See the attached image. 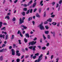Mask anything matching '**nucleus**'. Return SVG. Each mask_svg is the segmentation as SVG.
<instances>
[{"instance_id": "f257e3e1", "label": "nucleus", "mask_w": 62, "mask_h": 62, "mask_svg": "<svg viewBox=\"0 0 62 62\" xmlns=\"http://www.w3.org/2000/svg\"><path fill=\"white\" fill-rule=\"evenodd\" d=\"M42 56H43V54H41L39 57L38 60H36L34 62H39L41 61V60L42 59Z\"/></svg>"}, {"instance_id": "f03ea898", "label": "nucleus", "mask_w": 62, "mask_h": 62, "mask_svg": "<svg viewBox=\"0 0 62 62\" xmlns=\"http://www.w3.org/2000/svg\"><path fill=\"white\" fill-rule=\"evenodd\" d=\"M25 19V17H23L22 18H22H20L19 19V23L20 24H22V23H24V20Z\"/></svg>"}, {"instance_id": "7ed1b4c3", "label": "nucleus", "mask_w": 62, "mask_h": 62, "mask_svg": "<svg viewBox=\"0 0 62 62\" xmlns=\"http://www.w3.org/2000/svg\"><path fill=\"white\" fill-rule=\"evenodd\" d=\"M36 46H31L29 47V49H31V50L32 49L34 51H36Z\"/></svg>"}, {"instance_id": "20e7f679", "label": "nucleus", "mask_w": 62, "mask_h": 62, "mask_svg": "<svg viewBox=\"0 0 62 62\" xmlns=\"http://www.w3.org/2000/svg\"><path fill=\"white\" fill-rule=\"evenodd\" d=\"M33 2V1L32 0H31L30 1V2H29V3H28L27 5V4H24L23 5V6L24 7H27V6H29V5H30V4H32V3Z\"/></svg>"}, {"instance_id": "39448f33", "label": "nucleus", "mask_w": 62, "mask_h": 62, "mask_svg": "<svg viewBox=\"0 0 62 62\" xmlns=\"http://www.w3.org/2000/svg\"><path fill=\"white\" fill-rule=\"evenodd\" d=\"M42 23L39 25L40 28L41 30H44V27L43 25H42Z\"/></svg>"}, {"instance_id": "423d86ee", "label": "nucleus", "mask_w": 62, "mask_h": 62, "mask_svg": "<svg viewBox=\"0 0 62 62\" xmlns=\"http://www.w3.org/2000/svg\"><path fill=\"white\" fill-rule=\"evenodd\" d=\"M37 42L36 41L34 42V41H33L32 42H31L29 43V45L31 44V45H35L36 43Z\"/></svg>"}, {"instance_id": "0eeeda50", "label": "nucleus", "mask_w": 62, "mask_h": 62, "mask_svg": "<svg viewBox=\"0 0 62 62\" xmlns=\"http://www.w3.org/2000/svg\"><path fill=\"white\" fill-rule=\"evenodd\" d=\"M19 51L17 50H16V55L17 56H20L21 55V54L20 53H19Z\"/></svg>"}, {"instance_id": "6e6552de", "label": "nucleus", "mask_w": 62, "mask_h": 62, "mask_svg": "<svg viewBox=\"0 0 62 62\" xmlns=\"http://www.w3.org/2000/svg\"><path fill=\"white\" fill-rule=\"evenodd\" d=\"M12 51V54L13 55H15V51L13 49H12L11 50Z\"/></svg>"}, {"instance_id": "1a4fd4ad", "label": "nucleus", "mask_w": 62, "mask_h": 62, "mask_svg": "<svg viewBox=\"0 0 62 62\" xmlns=\"http://www.w3.org/2000/svg\"><path fill=\"white\" fill-rule=\"evenodd\" d=\"M25 36L26 38H29V35L28 33H25Z\"/></svg>"}, {"instance_id": "9d476101", "label": "nucleus", "mask_w": 62, "mask_h": 62, "mask_svg": "<svg viewBox=\"0 0 62 62\" xmlns=\"http://www.w3.org/2000/svg\"><path fill=\"white\" fill-rule=\"evenodd\" d=\"M21 27H23V28H24V29H27V27H26V26H25L24 25H22L21 26Z\"/></svg>"}, {"instance_id": "9b49d317", "label": "nucleus", "mask_w": 62, "mask_h": 62, "mask_svg": "<svg viewBox=\"0 0 62 62\" xmlns=\"http://www.w3.org/2000/svg\"><path fill=\"white\" fill-rule=\"evenodd\" d=\"M52 19L51 18H50L47 20V22H49L50 23L52 22Z\"/></svg>"}, {"instance_id": "f8f14e48", "label": "nucleus", "mask_w": 62, "mask_h": 62, "mask_svg": "<svg viewBox=\"0 0 62 62\" xmlns=\"http://www.w3.org/2000/svg\"><path fill=\"white\" fill-rule=\"evenodd\" d=\"M5 35H2V34H0V38H3L4 39H5V38H4V37H5Z\"/></svg>"}, {"instance_id": "ddd939ff", "label": "nucleus", "mask_w": 62, "mask_h": 62, "mask_svg": "<svg viewBox=\"0 0 62 62\" xmlns=\"http://www.w3.org/2000/svg\"><path fill=\"white\" fill-rule=\"evenodd\" d=\"M0 61H2L3 60V56H1L0 57Z\"/></svg>"}, {"instance_id": "4468645a", "label": "nucleus", "mask_w": 62, "mask_h": 62, "mask_svg": "<svg viewBox=\"0 0 62 62\" xmlns=\"http://www.w3.org/2000/svg\"><path fill=\"white\" fill-rule=\"evenodd\" d=\"M7 18V19H8V20H9V16H7L6 17H5V19H6Z\"/></svg>"}, {"instance_id": "2eb2a0df", "label": "nucleus", "mask_w": 62, "mask_h": 62, "mask_svg": "<svg viewBox=\"0 0 62 62\" xmlns=\"http://www.w3.org/2000/svg\"><path fill=\"white\" fill-rule=\"evenodd\" d=\"M36 16L37 17H38V18H40V16L39 14H37L36 15Z\"/></svg>"}, {"instance_id": "dca6fc26", "label": "nucleus", "mask_w": 62, "mask_h": 62, "mask_svg": "<svg viewBox=\"0 0 62 62\" xmlns=\"http://www.w3.org/2000/svg\"><path fill=\"white\" fill-rule=\"evenodd\" d=\"M8 39V35H7L6 36V40H7V39Z\"/></svg>"}, {"instance_id": "f3484780", "label": "nucleus", "mask_w": 62, "mask_h": 62, "mask_svg": "<svg viewBox=\"0 0 62 62\" xmlns=\"http://www.w3.org/2000/svg\"><path fill=\"white\" fill-rule=\"evenodd\" d=\"M36 4H37L36 2H35L33 4V8H34L35 6H36Z\"/></svg>"}, {"instance_id": "a211bd4d", "label": "nucleus", "mask_w": 62, "mask_h": 62, "mask_svg": "<svg viewBox=\"0 0 62 62\" xmlns=\"http://www.w3.org/2000/svg\"><path fill=\"white\" fill-rule=\"evenodd\" d=\"M1 30H4V31L6 30V27H4L2 28L1 29Z\"/></svg>"}, {"instance_id": "6ab92c4d", "label": "nucleus", "mask_w": 62, "mask_h": 62, "mask_svg": "<svg viewBox=\"0 0 62 62\" xmlns=\"http://www.w3.org/2000/svg\"><path fill=\"white\" fill-rule=\"evenodd\" d=\"M14 35H12V37L11 38L12 39H14Z\"/></svg>"}, {"instance_id": "aec40b11", "label": "nucleus", "mask_w": 62, "mask_h": 62, "mask_svg": "<svg viewBox=\"0 0 62 62\" xmlns=\"http://www.w3.org/2000/svg\"><path fill=\"white\" fill-rule=\"evenodd\" d=\"M32 19V17H29L28 19L29 21H30V20H31Z\"/></svg>"}, {"instance_id": "412c9836", "label": "nucleus", "mask_w": 62, "mask_h": 62, "mask_svg": "<svg viewBox=\"0 0 62 62\" xmlns=\"http://www.w3.org/2000/svg\"><path fill=\"white\" fill-rule=\"evenodd\" d=\"M49 31H45V33L46 34H49Z\"/></svg>"}, {"instance_id": "4be33fe9", "label": "nucleus", "mask_w": 62, "mask_h": 62, "mask_svg": "<svg viewBox=\"0 0 62 62\" xmlns=\"http://www.w3.org/2000/svg\"><path fill=\"white\" fill-rule=\"evenodd\" d=\"M52 24H53V25H55L56 24V23L54 22L52 23Z\"/></svg>"}, {"instance_id": "5701e85b", "label": "nucleus", "mask_w": 62, "mask_h": 62, "mask_svg": "<svg viewBox=\"0 0 62 62\" xmlns=\"http://www.w3.org/2000/svg\"><path fill=\"white\" fill-rule=\"evenodd\" d=\"M24 41L25 43H26L27 42V40L26 39V38H25L24 39Z\"/></svg>"}, {"instance_id": "b1692460", "label": "nucleus", "mask_w": 62, "mask_h": 62, "mask_svg": "<svg viewBox=\"0 0 62 62\" xmlns=\"http://www.w3.org/2000/svg\"><path fill=\"white\" fill-rule=\"evenodd\" d=\"M59 57L57 58V59H56V62H58V60H59Z\"/></svg>"}, {"instance_id": "393cba45", "label": "nucleus", "mask_w": 62, "mask_h": 62, "mask_svg": "<svg viewBox=\"0 0 62 62\" xmlns=\"http://www.w3.org/2000/svg\"><path fill=\"white\" fill-rule=\"evenodd\" d=\"M15 20H16V18L15 17H13V19H12V21L14 22V21H15Z\"/></svg>"}, {"instance_id": "a878e982", "label": "nucleus", "mask_w": 62, "mask_h": 62, "mask_svg": "<svg viewBox=\"0 0 62 62\" xmlns=\"http://www.w3.org/2000/svg\"><path fill=\"white\" fill-rule=\"evenodd\" d=\"M16 61L17 62H19L20 61V60L19 59H16Z\"/></svg>"}, {"instance_id": "bb28decb", "label": "nucleus", "mask_w": 62, "mask_h": 62, "mask_svg": "<svg viewBox=\"0 0 62 62\" xmlns=\"http://www.w3.org/2000/svg\"><path fill=\"white\" fill-rule=\"evenodd\" d=\"M22 15H23V16H25V12H23L22 13Z\"/></svg>"}, {"instance_id": "cd10ccee", "label": "nucleus", "mask_w": 62, "mask_h": 62, "mask_svg": "<svg viewBox=\"0 0 62 62\" xmlns=\"http://www.w3.org/2000/svg\"><path fill=\"white\" fill-rule=\"evenodd\" d=\"M43 38L44 39V40L46 39V37H45V36H44V35H43Z\"/></svg>"}, {"instance_id": "c85d7f7f", "label": "nucleus", "mask_w": 62, "mask_h": 62, "mask_svg": "<svg viewBox=\"0 0 62 62\" xmlns=\"http://www.w3.org/2000/svg\"><path fill=\"white\" fill-rule=\"evenodd\" d=\"M45 27L46 29H49V27H48V26H45Z\"/></svg>"}, {"instance_id": "c756f323", "label": "nucleus", "mask_w": 62, "mask_h": 62, "mask_svg": "<svg viewBox=\"0 0 62 62\" xmlns=\"http://www.w3.org/2000/svg\"><path fill=\"white\" fill-rule=\"evenodd\" d=\"M46 48L44 46L42 48V50H45Z\"/></svg>"}, {"instance_id": "7c9ffc66", "label": "nucleus", "mask_w": 62, "mask_h": 62, "mask_svg": "<svg viewBox=\"0 0 62 62\" xmlns=\"http://www.w3.org/2000/svg\"><path fill=\"white\" fill-rule=\"evenodd\" d=\"M24 11H27V8H24L23 9Z\"/></svg>"}, {"instance_id": "2f4dec72", "label": "nucleus", "mask_w": 62, "mask_h": 62, "mask_svg": "<svg viewBox=\"0 0 62 62\" xmlns=\"http://www.w3.org/2000/svg\"><path fill=\"white\" fill-rule=\"evenodd\" d=\"M4 49L3 48L2 49L0 50V52L1 53L2 52H4Z\"/></svg>"}, {"instance_id": "473e14b6", "label": "nucleus", "mask_w": 62, "mask_h": 62, "mask_svg": "<svg viewBox=\"0 0 62 62\" xmlns=\"http://www.w3.org/2000/svg\"><path fill=\"white\" fill-rule=\"evenodd\" d=\"M35 55L36 56H38V55H39V53H37L36 54H35Z\"/></svg>"}, {"instance_id": "72a5a7b5", "label": "nucleus", "mask_w": 62, "mask_h": 62, "mask_svg": "<svg viewBox=\"0 0 62 62\" xmlns=\"http://www.w3.org/2000/svg\"><path fill=\"white\" fill-rule=\"evenodd\" d=\"M46 17V12H45L44 15V17Z\"/></svg>"}, {"instance_id": "f704fd0d", "label": "nucleus", "mask_w": 62, "mask_h": 62, "mask_svg": "<svg viewBox=\"0 0 62 62\" xmlns=\"http://www.w3.org/2000/svg\"><path fill=\"white\" fill-rule=\"evenodd\" d=\"M5 46H6V44H3L2 46V47L4 48V47H5Z\"/></svg>"}, {"instance_id": "c9c22d12", "label": "nucleus", "mask_w": 62, "mask_h": 62, "mask_svg": "<svg viewBox=\"0 0 62 62\" xmlns=\"http://www.w3.org/2000/svg\"><path fill=\"white\" fill-rule=\"evenodd\" d=\"M36 57H37V56L35 55L33 57V58L34 59H36Z\"/></svg>"}, {"instance_id": "e433bc0d", "label": "nucleus", "mask_w": 62, "mask_h": 62, "mask_svg": "<svg viewBox=\"0 0 62 62\" xmlns=\"http://www.w3.org/2000/svg\"><path fill=\"white\" fill-rule=\"evenodd\" d=\"M15 47H16V45L15 44H14L13 45V48H15Z\"/></svg>"}, {"instance_id": "4c0bfd02", "label": "nucleus", "mask_w": 62, "mask_h": 62, "mask_svg": "<svg viewBox=\"0 0 62 62\" xmlns=\"http://www.w3.org/2000/svg\"><path fill=\"white\" fill-rule=\"evenodd\" d=\"M54 17H55V15H52L51 16V17H52V18H54Z\"/></svg>"}, {"instance_id": "58836bf2", "label": "nucleus", "mask_w": 62, "mask_h": 62, "mask_svg": "<svg viewBox=\"0 0 62 62\" xmlns=\"http://www.w3.org/2000/svg\"><path fill=\"white\" fill-rule=\"evenodd\" d=\"M62 0H60L59 2V4H61L62 3Z\"/></svg>"}, {"instance_id": "ea45409f", "label": "nucleus", "mask_w": 62, "mask_h": 62, "mask_svg": "<svg viewBox=\"0 0 62 62\" xmlns=\"http://www.w3.org/2000/svg\"><path fill=\"white\" fill-rule=\"evenodd\" d=\"M29 10V11H30V12L31 13H32V11H33V9H31V10H30V9Z\"/></svg>"}, {"instance_id": "a19ab883", "label": "nucleus", "mask_w": 62, "mask_h": 62, "mask_svg": "<svg viewBox=\"0 0 62 62\" xmlns=\"http://www.w3.org/2000/svg\"><path fill=\"white\" fill-rule=\"evenodd\" d=\"M47 38L48 39H50V36L49 35H48L47 36Z\"/></svg>"}, {"instance_id": "79ce46f5", "label": "nucleus", "mask_w": 62, "mask_h": 62, "mask_svg": "<svg viewBox=\"0 0 62 62\" xmlns=\"http://www.w3.org/2000/svg\"><path fill=\"white\" fill-rule=\"evenodd\" d=\"M24 55H23L22 56H21V59H23V58H24Z\"/></svg>"}, {"instance_id": "37998d69", "label": "nucleus", "mask_w": 62, "mask_h": 62, "mask_svg": "<svg viewBox=\"0 0 62 62\" xmlns=\"http://www.w3.org/2000/svg\"><path fill=\"white\" fill-rule=\"evenodd\" d=\"M18 41L19 42V43L20 44H22V43H21V40H19Z\"/></svg>"}, {"instance_id": "c03bdc74", "label": "nucleus", "mask_w": 62, "mask_h": 62, "mask_svg": "<svg viewBox=\"0 0 62 62\" xmlns=\"http://www.w3.org/2000/svg\"><path fill=\"white\" fill-rule=\"evenodd\" d=\"M29 10H28L26 12V14H28L29 13Z\"/></svg>"}, {"instance_id": "a18cd8bd", "label": "nucleus", "mask_w": 62, "mask_h": 62, "mask_svg": "<svg viewBox=\"0 0 62 62\" xmlns=\"http://www.w3.org/2000/svg\"><path fill=\"white\" fill-rule=\"evenodd\" d=\"M11 14V13L10 12L8 13L7 15H10Z\"/></svg>"}, {"instance_id": "49530a36", "label": "nucleus", "mask_w": 62, "mask_h": 62, "mask_svg": "<svg viewBox=\"0 0 62 62\" xmlns=\"http://www.w3.org/2000/svg\"><path fill=\"white\" fill-rule=\"evenodd\" d=\"M37 8H35V9H34V10L33 11L34 12H36V10H37Z\"/></svg>"}, {"instance_id": "de8ad7c7", "label": "nucleus", "mask_w": 62, "mask_h": 62, "mask_svg": "<svg viewBox=\"0 0 62 62\" xmlns=\"http://www.w3.org/2000/svg\"><path fill=\"white\" fill-rule=\"evenodd\" d=\"M46 46H48L49 45V43H48L46 44Z\"/></svg>"}, {"instance_id": "09e8293b", "label": "nucleus", "mask_w": 62, "mask_h": 62, "mask_svg": "<svg viewBox=\"0 0 62 62\" xmlns=\"http://www.w3.org/2000/svg\"><path fill=\"white\" fill-rule=\"evenodd\" d=\"M43 3V1L42 0H41L40 2V5H41V4H42V3Z\"/></svg>"}, {"instance_id": "8fccbe9b", "label": "nucleus", "mask_w": 62, "mask_h": 62, "mask_svg": "<svg viewBox=\"0 0 62 62\" xmlns=\"http://www.w3.org/2000/svg\"><path fill=\"white\" fill-rule=\"evenodd\" d=\"M53 57H54V55H51V59H52L53 58Z\"/></svg>"}, {"instance_id": "3c124183", "label": "nucleus", "mask_w": 62, "mask_h": 62, "mask_svg": "<svg viewBox=\"0 0 62 62\" xmlns=\"http://www.w3.org/2000/svg\"><path fill=\"white\" fill-rule=\"evenodd\" d=\"M2 24H3V23L1 22H0V25H2Z\"/></svg>"}, {"instance_id": "603ef678", "label": "nucleus", "mask_w": 62, "mask_h": 62, "mask_svg": "<svg viewBox=\"0 0 62 62\" xmlns=\"http://www.w3.org/2000/svg\"><path fill=\"white\" fill-rule=\"evenodd\" d=\"M52 4L53 6H54V5L55 4V2H53L52 3Z\"/></svg>"}, {"instance_id": "864d4df0", "label": "nucleus", "mask_w": 62, "mask_h": 62, "mask_svg": "<svg viewBox=\"0 0 62 62\" xmlns=\"http://www.w3.org/2000/svg\"><path fill=\"white\" fill-rule=\"evenodd\" d=\"M29 57V55H26L25 57L26 58H27Z\"/></svg>"}, {"instance_id": "5fc2aeb1", "label": "nucleus", "mask_w": 62, "mask_h": 62, "mask_svg": "<svg viewBox=\"0 0 62 62\" xmlns=\"http://www.w3.org/2000/svg\"><path fill=\"white\" fill-rule=\"evenodd\" d=\"M5 2H6V0H4L3 1V4H5Z\"/></svg>"}, {"instance_id": "6e6d98bb", "label": "nucleus", "mask_w": 62, "mask_h": 62, "mask_svg": "<svg viewBox=\"0 0 62 62\" xmlns=\"http://www.w3.org/2000/svg\"><path fill=\"white\" fill-rule=\"evenodd\" d=\"M20 33L21 32H20V31L19 30L18 31V32H17V34H20Z\"/></svg>"}, {"instance_id": "4d7b16f0", "label": "nucleus", "mask_w": 62, "mask_h": 62, "mask_svg": "<svg viewBox=\"0 0 62 62\" xmlns=\"http://www.w3.org/2000/svg\"><path fill=\"white\" fill-rule=\"evenodd\" d=\"M20 35L21 37H23V35H22V34L21 33H20Z\"/></svg>"}, {"instance_id": "13d9d810", "label": "nucleus", "mask_w": 62, "mask_h": 62, "mask_svg": "<svg viewBox=\"0 0 62 62\" xmlns=\"http://www.w3.org/2000/svg\"><path fill=\"white\" fill-rule=\"evenodd\" d=\"M12 46H10L9 47V49H11V48H12Z\"/></svg>"}, {"instance_id": "bf43d9fd", "label": "nucleus", "mask_w": 62, "mask_h": 62, "mask_svg": "<svg viewBox=\"0 0 62 62\" xmlns=\"http://www.w3.org/2000/svg\"><path fill=\"white\" fill-rule=\"evenodd\" d=\"M47 23H48V22L47 21H46L44 22V24H47Z\"/></svg>"}, {"instance_id": "052dcab7", "label": "nucleus", "mask_w": 62, "mask_h": 62, "mask_svg": "<svg viewBox=\"0 0 62 62\" xmlns=\"http://www.w3.org/2000/svg\"><path fill=\"white\" fill-rule=\"evenodd\" d=\"M41 10L40 9V8L39 9V13H40V12H41Z\"/></svg>"}, {"instance_id": "680f3d73", "label": "nucleus", "mask_w": 62, "mask_h": 62, "mask_svg": "<svg viewBox=\"0 0 62 62\" xmlns=\"http://www.w3.org/2000/svg\"><path fill=\"white\" fill-rule=\"evenodd\" d=\"M59 25H60V23H58L57 24V26H58V27L59 26Z\"/></svg>"}, {"instance_id": "e2e57ef3", "label": "nucleus", "mask_w": 62, "mask_h": 62, "mask_svg": "<svg viewBox=\"0 0 62 62\" xmlns=\"http://www.w3.org/2000/svg\"><path fill=\"white\" fill-rule=\"evenodd\" d=\"M38 47L40 49H41V46H38Z\"/></svg>"}, {"instance_id": "0e129e2a", "label": "nucleus", "mask_w": 62, "mask_h": 62, "mask_svg": "<svg viewBox=\"0 0 62 62\" xmlns=\"http://www.w3.org/2000/svg\"><path fill=\"white\" fill-rule=\"evenodd\" d=\"M48 53L46 54V55H49V51H48Z\"/></svg>"}, {"instance_id": "69168bd1", "label": "nucleus", "mask_w": 62, "mask_h": 62, "mask_svg": "<svg viewBox=\"0 0 62 62\" xmlns=\"http://www.w3.org/2000/svg\"><path fill=\"white\" fill-rule=\"evenodd\" d=\"M18 1V0H16L15 1H14V3H16Z\"/></svg>"}, {"instance_id": "338daca9", "label": "nucleus", "mask_w": 62, "mask_h": 62, "mask_svg": "<svg viewBox=\"0 0 62 62\" xmlns=\"http://www.w3.org/2000/svg\"><path fill=\"white\" fill-rule=\"evenodd\" d=\"M32 22V23H33V25H34L35 24V22L34 21H33Z\"/></svg>"}, {"instance_id": "774afa93", "label": "nucleus", "mask_w": 62, "mask_h": 62, "mask_svg": "<svg viewBox=\"0 0 62 62\" xmlns=\"http://www.w3.org/2000/svg\"><path fill=\"white\" fill-rule=\"evenodd\" d=\"M37 39V38H35L34 39H33V40H36V39Z\"/></svg>"}]
</instances>
